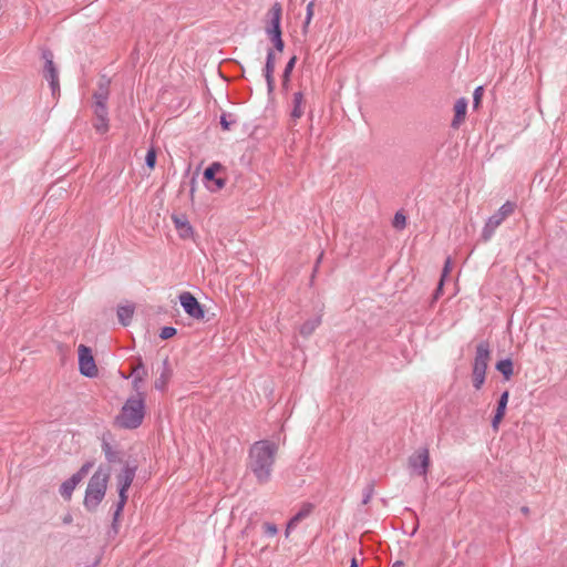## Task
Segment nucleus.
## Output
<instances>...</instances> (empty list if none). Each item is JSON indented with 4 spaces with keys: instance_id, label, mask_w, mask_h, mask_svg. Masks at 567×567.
Here are the masks:
<instances>
[{
    "instance_id": "1",
    "label": "nucleus",
    "mask_w": 567,
    "mask_h": 567,
    "mask_svg": "<svg viewBox=\"0 0 567 567\" xmlns=\"http://www.w3.org/2000/svg\"><path fill=\"white\" fill-rule=\"evenodd\" d=\"M278 446L269 440L255 442L249 449L248 467L259 484L270 481Z\"/></svg>"
},
{
    "instance_id": "2",
    "label": "nucleus",
    "mask_w": 567,
    "mask_h": 567,
    "mask_svg": "<svg viewBox=\"0 0 567 567\" xmlns=\"http://www.w3.org/2000/svg\"><path fill=\"white\" fill-rule=\"evenodd\" d=\"M137 464L135 461L133 462H125L122 466L121 471L116 474V485H117V493H118V501L115 504L114 513H113V519L111 524V532L114 534L118 533V519L120 516L123 513V509L127 503L128 495L127 492L136 476L137 472Z\"/></svg>"
},
{
    "instance_id": "3",
    "label": "nucleus",
    "mask_w": 567,
    "mask_h": 567,
    "mask_svg": "<svg viewBox=\"0 0 567 567\" xmlns=\"http://www.w3.org/2000/svg\"><path fill=\"white\" fill-rule=\"evenodd\" d=\"M110 480V467L100 465L91 476L84 495L83 505L89 512H95L105 497Z\"/></svg>"
},
{
    "instance_id": "4",
    "label": "nucleus",
    "mask_w": 567,
    "mask_h": 567,
    "mask_svg": "<svg viewBox=\"0 0 567 567\" xmlns=\"http://www.w3.org/2000/svg\"><path fill=\"white\" fill-rule=\"evenodd\" d=\"M145 393L140 398L130 396L122 406L121 413L116 416V424L122 429H137L145 416Z\"/></svg>"
},
{
    "instance_id": "5",
    "label": "nucleus",
    "mask_w": 567,
    "mask_h": 567,
    "mask_svg": "<svg viewBox=\"0 0 567 567\" xmlns=\"http://www.w3.org/2000/svg\"><path fill=\"white\" fill-rule=\"evenodd\" d=\"M516 208V203L507 200L505 202L497 212H495L491 217H488L485 226L482 230V238L484 241L489 240L496 228L509 216L514 213Z\"/></svg>"
},
{
    "instance_id": "6",
    "label": "nucleus",
    "mask_w": 567,
    "mask_h": 567,
    "mask_svg": "<svg viewBox=\"0 0 567 567\" xmlns=\"http://www.w3.org/2000/svg\"><path fill=\"white\" fill-rule=\"evenodd\" d=\"M184 311L193 319L202 320L205 318L204 306L189 291H184L178 297Z\"/></svg>"
},
{
    "instance_id": "7",
    "label": "nucleus",
    "mask_w": 567,
    "mask_h": 567,
    "mask_svg": "<svg viewBox=\"0 0 567 567\" xmlns=\"http://www.w3.org/2000/svg\"><path fill=\"white\" fill-rule=\"evenodd\" d=\"M78 352H79V371H80V373L86 378L96 377L97 368H96L95 360L92 354V350L84 344H80Z\"/></svg>"
},
{
    "instance_id": "8",
    "label": "nucleus",
    "mask_w": 567,
    "mask_h": 567,
    "mask_svg": "<svg viewBox=\"0 0 567 567\" xmlns=\"http://www.w3.org/2000/svg\"><path fill=\"white\" fill-rule=\"evenodd\" d=\"M224 169L223 165L218 162L212 163L208 167L205 168L203 178L206 184V187L210 192H218L220 190L225 184L226 181L223 177H217V174Z\"/></svg>"
},
{
    "instance_id": "9",
    "label": "nucleus",
    "mask_w": 567,
    "mask_h": 567,
    "mask_svg": "<svg viewBox=\"0 0 567 567\" xmlns=\"http://www.w3.org/2000/svg\"><path fill=\"white\" fill-rule=\"evenodd\" d=\"M410 468L420 476H425L430 466L427 447H421L409 457Z\"/></svg>"
},
{
    "instance_id": "10",
    "label": "nucleus",
    "mask_w": 567,
    "mask_h": 567,
    "mask_svg": "<svg viewBox=\"0 0 567 567\" xmlns=\"http://www.w3.org/2000/svg\"><path fill=\"white\" fill-rule=\"evenodd\" d=\"M491 359V347L488 341L483 340L476 346L475 358L472 370L486 372Z\"/></svg>"
},
{
    "instance_id": "11",
    "label": "nucleus",
    "mask_w": 567,
    "mask_h": 567,
    "mask_svg": "<svg viewBox=\"0 0 567 567\" xmlns=\"http://www.w3.org/2000/svg\"><path fill=\"white\" fill-rule=\"evenodd\" d=\"M281 14L282 7L279 2H275L268 11L269 20L265 28L266 34L281 33Z\"/></svg>"
},
{
    "instance_id": "12",
    "label": "nucleus",
    "mask_w": 567,
    "mask_h": 567,
    "mask_svg": "<svg viewBox=\"0 0 567 567\" xmlns=\"http://www.w3.org/2000/svg\"><path fill=\"white\" fill-rule=\"evenodd\" d=\"M101 449H102V452L105 456V460L109 464H122L124 465V463L126 461H124V452L116 449L115 446H113L109 441L105 437V435H103L102 437V442H101Z\"/></svg>"
},
{
    "instance_id": "13",
    "label": "nucleus",
    "mask_w": 567,
    "mask_h": 567,
    "mask_svg": "<svg viewBox=\"0 0 567 567\" xmlns=\"http://www.w3.org/2000/svg\"><path fill=\"white\" fill-rule=\"evenodd\" d=\"M275 65H276L275 52H274V49L269 48L267 51L265 68L262 70L264 76H265V80L267 83V91L269 94H271L275 90V78H274Z\"/></svg>"
},
{
    "instance_id": "14",
    "label": "nucleus",
    "mask_w": 567,
    "mask_h": 567,
    "mask_svg": "<svg viewBox=\"0 0 567 567\" xmlns=\"http://www.w3.org/2000/svg\"><path fill=\"white\" fill-rule=\"evenodd\" d=\"M172 375L173 370L171 368L169 360L168 358H165L162 362L159 377L154 382V388L161 392L165 391Z\"/></svg>"
},
{
    "instance_id": "15",
    "label": "nucleus",
    "mask_w": 567,
    "mask_h": 567,
    "mask_svg": "<svg viewBox=\"0 0 567 567\" xmlns=\"http://www.w3.org/2000/svg\"><path fill=\"white\" fill-rule=\"evenodd\" d=\"M111 79L106 75H101L97 89L93 93L94 103H107L110 96Z\"/></svg>"
},
{
    "instance_id": "16",
    "label": "nucleus",
    "mask_w": 567,
    "mask_h": 567,
    "mask_svg": "<svg viewBox=\"0 0 567 567\" xmlns=\"http://www.w3.org/2000/svg\"><path fill=\"white\" fill-rule=\"evenodd\" d=\"M312 508H313V506L310 503H306L302 505V507L298 511V513H296L287 523V527H286V532H285L286 537L289 536V533L291 529L296 528L297 525L302 519H305L306 517H308L310 515V513L312 512Z\"/></svg>"
},
{
    "instance_id": "17",
    "label": "nucleus",
    "mask_w": 567,
    "mask_h": 567,
    "mask_svg": "<svg viewBox=\"0 0 567 567\" xmlns=\"http://www.w3.org/2000/svg\"><path fill=\"white\" fill-rule=\"evenodd\" d=\"M173 221H174L175 228L177 229L181 238L188 239V238L193 237L194 228L186 218L173 216Z\"/></svg>"
},
{
    "instance_id": "18",
    "label": "nucleus",
    "mask_w": 567,
    "mask_h": 567,
    "mask_svg": "<svg viewBox=\"0 0 567 567\" xmlns=\"http://www.w3.org/2000/svg\"><path fill=\"white\" fill-rule=\"evenodd\" d=\"M467 110V100L465 97H461L456 101L454 105V118L452 120L451 126L453 128H457L460 124L464 121Z\"/></svg>"
},
{
    "instance_id": "19",
    "label": "nucleus",
    "mask_w": 567,
    "mask_h": 567,
    "mask_svg": "<svg viewBox=\"0 0 567 567\" xmlns=\"http://www.w3.org/2000/svg\"><path fill=\"white\" fill-rule=\"evenodd\" d=\"M495 369L503 375L504 380L508 381L514 374V364L511 358L499 360Z\"/></svg>"
},
{
    "instance_id": "20",
    "label": "nucleus",
    "mask_w": 567,
    "mask_h": 567,
    "mask_svg": "<svg viewBox=\"0 0 567 567\" xmlns=\"http://www.w3.org/2000/svg\"><path fill=\"white\" fill-rule=\"evenodd\" d=\"M43 76L48 80L50 89L52 91V95H55L60 92V82H59V73L58 69L43 70Z\"/></svg>"
},
{
    "instance_id": "21",
    "label": "nucleus",
    "mask_w": 567,
    "mask_h": 567,
    "mask_svg": "<svg viewBox=\"0 0 567 567\" xmlns=\"http://www.w3.org/2000/svg\"><path fill=\"white\" fill-rule=\"evenodd\" d=\"M321 323V317L316 316L307 321H305L300 328L299 332L302 337H309L313 333V331L320 326Z\"/></svg>"
},
{
    "instance_id": "22",
    "label": "nucleus",
    "mask_w": 567,
    "mask_h": 567,
    "mask_svg": "<svg viewBox=\"0 0 567 567\" xmlns=\"http://www.w3.org/2000/svg\"><path fill=\"white\" fill-rule=\"evenodd\" d=\"M79 483H80V482H79L76 478H74L73 476H71L70 478H68L66 481H64V482L61 484L60 489H59V492H60L61 496H62L64 499H66V501L71 499L72 494H73V491H74V488L76 487V485H78Z\"/></svg>"
},
{
    "instance_id": "23",
    "label": "nucleus",
    "mask_w": 567,
    "mask_h": 567,
    "mask_svg": "<svg viewBox=\"0 0 567 567\" xmlns=\"http://www.w3.org/2000/svg\"><path fill=\"white\" fill-rule=\"evenodd\" d=\"M117 318L122 326L127 327L131 323V320L134 315V307L133 306H120L117 308Z\"/></svg>"
},
{
    "instance_id": "24",
    "label": "nucleus",
    "mask_w": 567,
    "mask_h": 567,
    "mask_svg": "<svg viewBox=\"0 0 567 567\" xmlns=\"http://www.w3.org/2000/svg\"><path fill=\"white\" fill-rule=\"evenodd\" d=\"M293 107L291 110L290 116L293 120L300 118L303 114L302 104H303V94L302 92H296L292 99Z\"/></svg>"
},
{
    "instance_id": "25",
    "label": "nucleus",
    "mask_w": 567,
    "mask_h": 567,
    "mask_svg": "<svg viewBox=\"0 0 567 567\" xmlns=\"http://www.w3.org/2000/svg\"><path fill=\"white\" fill-rule=\"evenodd\" d=\"M93 127L99 134H105L110 128L109 116L94 117Z\"/></svg>"
},
{
    "instance_id": "26",
    "label": "nucleus",
    "mask_w": 567,
    "mask_h": 567,
    "mask_svg": "<svg viewBox=\"0 0 567 567\" xmlns=\"http://www.w3.org/2000/svg\"><path fill=\"white\" fill-rule=\"evenodd\" d=\"M237 122V116L233 113H221L220 115V126L224 131H229L231 126Z\"/></svg>"
},
{
    "instance_id": "27",
    "label": "nucleus",
    "mask_w": 567,
    "mask_h": 567,
    "mask_svg": "<svg viewBox=\"0 0 567 567\" xmlns=\"http://www.w3.org/2000/svg\"><path fill=\"white\" fill-rule=\"evenodd\" d=\"M148 374L147 369L144 365L142 358H137L136 364L132 368L131 377L146 378Z\"/></svg>"
},
{
    "instance_id": "28",
    "label": "nucleus",
    "mask_w": 567,
    "mask_h": 567,
    "mask_svg": "<svg viewBox=\"0 0 567 567\" xmlns=\"http://www.w3.org/2000/svg\"><path fill=\"white\" fill-rule=\"evenodd\" d=\"M486 372L472 370L473 386L481 390L485 382Z\"/></svg>"
},
{
    "instance_id": "29",
    "label": "nucleus",
    "mask_w": 567,
    "mask_h": 567,
    "mask_svg": "<svg viewBox=\"0 0 567 567\" xmlns=\"http://www.w3.org/2000/svg\"><path fill=\"white\" fill-rule=\"evenodd\" d=\"M313 8H315V0H311L307 4L306 19H305L303 25H302L303 33H307V31H308V27H309V24L311 22V19L313 17Z\"/></svg>"
},
{
    "instance_id": "30",
    "label": "nucleus",
    "mask_w": 567,
    "mask_h": 567,
    "mask_svg": "<svg viewBox=\"0 0 567 567\" xmlns=\"http://www.w3.org/2000/svg\"><path fill=\"white\" fill-rule=\"evenodd\" d=\"M94 466V462L93 461H87L85 462L81 467L80 470L74 473L72 476L74 478H76L79 482H81L83 480V477L90 472V470Z\"/></svg>"
},
{
    "instance_id": "31",
    "label": "nucleus",
    "mask_w": 567,
    "mask_h": 567,
    "mask_svg": "<svg viewBox=\"0 0 567 567\" xmlns=\"http://www.w3.org/2000/svg\"><path fill=\"white\" fill-rule=\"evenodd\" d=\"M374 481L369 482L363 489L362 504L367 505L374 495Z\"/></svg>"
},
{
    "instance_id": "32",
    "label": "nucleus",
    "mask_w": 567,
    "mask_h": 567,
    "mask_svg": "<svg viewBox=\"0 0 567 567\" xmlns=\"http://www.w3.org/2000/svg\"><path fill=\"white\" fill-rule=\"evenodd\" d=\"M42 59L44 60V68L43 70H51L56 68L53 62V53L49 49L42 50Z\"/></svg>"
},
{
    "instance_id": "33",
    "label": "nucleus",
    "mask_w": 567,
    "mask_h": 567,
    "mask_svg": "<svg viewBox=\"0 0 567 567\" xmlns=\"http://www.w3.org/2000/svg\"><path fill=\"white\" fill-rule=\"evenodd\" d=\"M508 398H509V392L508 391H504L498 401H497V406H496V412L498 413H502V414H505L506 412V408H507V403H508Z\"/></svg>"
},
{
    "instance_id": "34",
    "label": "nucleus",
    "mask_w": 567,
    "mask_h": 567,
    "mask_svg": "<svg viewBox=\"0 0 567 567\" xmlns=\"http://www.w3.org/2000/svg\"><path fill=\"white\" fill-rule=\"evenodd\" d=\"M268 38L270 39V41L272 42L274 44V48L279 51V52H282L284 49H285V42L282 40V32L281 33H276V34H269Z\"/></svg>"
},
{
    "instance_id": "35",
    "label": "nucleus",
    "mask_w": 567,
    "mask_h": 567,
    "mask_svg": "<svg viewBox=\"0 0 567 567\" xmlns=\"http://www.w3.org/2000/svg\"><path fill=\"white\" fill-rule=\"evenodd\" d=\"M94 117L109 116L107 103H93Z\"/></svg>"
},
{
    "instance_id": "36",
    "label": "nucleus",
    "mask_w": 567,
    "mask_h": 567,
    "mask_svg": "<svg viewBox=\"0 0 567 567\" xmlns=\"http://www.w3.org/2000/svg\"><path fill=\"white\" fill-rule=\"evenodd\" d=\"M392 225L396 229H403L406 225L405 215L401 212L395 213Z\"/></svg>"
},
{
    "instance_id": "37",
    "label": "nucleus",
    "mask_w": 567,
    "mask_h": 567,
    "mask_svg": "<svg viewBox=\"0 0 567 567\" xmlns=\"http://www.w3.org/2000/svg\"><path fill=\"white\" fill-rule=\"evenodd\" d=\"M297 63V56L296 55H292L289 61L287 62L285 69H284V72H282V78L285 80H288L293 71V68Z\"/></svg>"
},
{
    "instance_id": "38",
    "label": "nucleus",
    "mask_w": 567,
    "mask_h": 567,
    "mask_svg": "<svg viewBox=\"0 0 567 567\" xmlns=\"http://www.w3.org/2000/svg\"><path fill=\"white\" fill-rule=\"evenodd\" d=\"M145 165L151 169L156 165V151L153 147H151L146 153Z\"/></svg>"
},
{
    "instance_id": "39",
    "label": "nucleus",
    "mask_w": 567,
    "mask_h": 567,
    "mask_svg": "<svg viewBox=\"0 0 567 567\" xmlns=\"http://www.w3.org/2000/svg\"><path fill=\"white\" fill-rule=\"evenodd\" d=\"M177 333V329L174 328V327H169V326H166V327H163L159 331V338L162 340H167L172 337H174L175 334Z\"/></svg>"
},
{
    "instance_id": "40",
    "label": "nucleus",
    "mask_w": 567,
    "mask_h": 567,
    "mask_svg": "<svg viewBox=\"0 0 567 567\" xmlns=\"http://www.w3.org/2000/svg\"><path fill=\"white\" fill-rule=\"evenodd\" d=\"M132 378H133L132 388L136 392V395L134 398H140V393H143L141 391V388H142V383L144 382L145 378H141V377H132Z\"/></svg>"
},
{
    "instance_id": "41",
    "label": "nucleus",
    "mask_w": 567,
    "mask_h": 567,
    "mask_svg": "<svg viewBox=\"0 0 567 567\" xmlns=\"http://www.w3.org/2000/svg\"><path fill=\"white\" fill-rule=\"evenodd\" d=\"M262 527H264L265 535H267L268 537H274L278 533V528L274 523L267 522L264 524Z\"/></svg>"
},
{
    "instance_id": "42",
    "label": "nucleus",
    "mask_w": 567,
    "mask_h": 567,
    "mask_svg": "<svg viewBox=\"0 0 567 567\" xmlns=\"http://www.w3.org/2000/svg\"><path fill=\"white\" fill-rule=\"evenodd\" d=\"M483 86H477L475 90H474V93H473V104H474V107H477L478 104L481 103V100H482V96H483Z\"/></svg>"
},
{
    "instance_id": "43",
    "label": "nucleus",
    "mask_w": 567,
    "mask_h": 567,
    "mask_svg": "<svg viewBox=\"0 0 567 567\" xmlns=\"http://www.w3.org/2000/svg\"><path fill=\"white\" fill-rule=\"evenodd\" d=\"M504 415L505 414H502V413H498V412L495 411L494 416L492 419V427H493V430H495V431L498 430V425L502 422V420L504 419Z\"/></svg>"
},
{
    "instance_id": "44",
    "label": "nucleus",
    "mask_w": 567,
    "mask_h": 567,
    "mask_svg": "<svg viewBox=\"0 0 567 567\" xmlns=\"http://www.w3.org/2000/svg\"><path fill=\"white\" fill-rule=\"evenodd\" d=\"M451 271V258L447 257V259L445 260V264H444V267H443V270H442V276H441V280H444V278L447 276V274Z\"/></svg>"
},
{
    "instance_id": "45",
    "label": "nucleus",
    "mask_w": 567,
    "mask_h": 567,
    "mask_svg": "<svg viewBox=\"0 0 567 567\" xmlns=\"http://www.w3.org/2000/svg\"><path fill=\"white\" fill-rule=\"evenodd\" d=\"M189 186H190V189H189V196L190 198L193 199L194 197V193H195V185H196V181H195V177H192L188 182Z\"/></svg>"
},
{
    "instance_id": "46",
    "label": "nucleus",
    "mask_w": 567,
    "mask_h": 567,
    "mask_svg": "<svg viewBox=\"0 0 567 567\" xmlns=\"http://www.w3.org/2000/svg\"><path fill=\"white\" fill-rule=\"evenodd\" d=\"M63 524L69 525L73 522V517L70 513L63 516L62 518Z\"/></svg>"
},
{
    "instance_id": "47",
    "label": "nucleus",
    "mask_w": 567,
    "mask_h": 567,
    "mask_svg": "<svg viewBox=\"0 0 567 567\" xmlns=\"http://www.w3.org/2000/svg\"><path fill=\"white\" fill-rule=\"evenodd\" d=\"M443 281H444V280H440V282H439V285H437V288H436V290H435V293H434V298H439L440 293L442 292Z\"/></svg>"
},
{
    "instance_id": "48",
    "label": "nucleus",
    "mask_w": 567,
    "mask_h": 567,
    "mask_svg": "<svg viewBox=\"0 0 567 567\" xmlns=\"http://www.w3.org/2000/svg\"><path fill=\"white\" fill-rule=\"evenodd\" d=\"M289 83H290V78H289L288 80H285V79L282 78V89H284L285 91H287V90H288V87H289Z\"/></svg>"
},
{
    "instance_id": "49",
    "label": "nucleus",
    "mask_w": 567,
    "mask_h": 567,
    "mask_svg": "<svg viewBox=\"0 0 567 567\" xmlns=\"http://www.w3.org/2000/svg\"><path fill=\"white\" fill-rule=\"evenodd\" d=\"M403 561L402 560H396L395 563L392 564L391 567H403Z\"/></svg>"
},
{
    "instance_id": "50",
    "label": "nucleus",
    "mask_w": 567,
    "mask_h": 567,
    "mask_svg": "<svg viewBox=\"0 0 567 567\" xmlns=\"http://www.w3.org/2000/svg\"><path fill=\"white\" fill-rule=\"evenodd\" d=\"M350 567H359V564H358V560H357V558H355V557H353V558L351 559Z\"/></svg>"
},
{
    "instance_id": "51",
    "label": "nucleus",
    "mask_w": 567,
    "mask_h": 567,
    "mask_svg": "<svg viewBox=\"0 0 567 567\" xmlns=\"http://www.w3.org/2000/svg\"><path fill=\"white\" fill-rule=\"evenodd\" d=\"M522 512H523L524 514H527V513L529 512V508H528V507H526V506H524V507H522Z\"/></svg>"
},
{
    "instance_id": "52",
    "label": "nucleus",
    "mask_w": 567,
    "mask_h": 567,
    "mask_svg": "<svg viewBox=\"0 0 567 567\" xmlns=\"http://www.w3.org/2000/svg\"><path fill=\"white\" fill-rule=\"evenodd\" d=\"M417 527H419V525L416 524V525L414 526V528H413L412 533H411V535H412V536L416 533Z\"/></svg>"
},
{
    "instance_id": "53",
    "label": "nucleus",
    "mask_w": 567,
    "mask_h": 567,
    "mask_svg": "<svg viewBox=\"0 0 567 567\" xmlns=\"http://www.w3.org/2000/svg\"><path fill=\"white\" fill-rule=\"evenodd\" d=\"M185 184H186V182H183V183L181 184V190H183V189H184Z\"/></svg>"
},
{
    "instance_id": "54",
    "label": "nucleus",
    "mask_w": 567,
    "mask_h": 567,
    "mask_svg": "<svg viewBox=\"0 0 567 567\" xmlns=\"http://www.w3.org/2000/svg\"><path fill=\"white\" fill-rule=\"evenodd\" d=\"M408 512L412 513V514H415V511L411 509V508H408Z\"/></svg>"
},
{
    "instance_id": "55",
    "label": "nucleus",
    "mask_w": 567,
    "mask_h": 567,
    "mask_svg": "<svg viewBox=\"0 0 567 567\" xmlns=\"http://www.w3.org/2000/svg\"><path fill=\"white\" fill-rule=\"evenodd\" d=\"M408 512L412 513V514H415V511L411 509V508H408Z\"/></svg>"
},
{
    "instance_id": "56",
    "label": "nucleus",
    "mask_w": 567,
    "mask_h": 567,
    "mask_svg": "<svg viewBox=\"0 0 567 567\" xmlns=\"http://www.w3.org/2000/svg\"><path fill=\"white\" fill-rule=\"evenodd\" d=\"M408 512L412 513V514H415V511L411 509V508H408Z\"/></svg>"
}]
</instances>
